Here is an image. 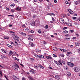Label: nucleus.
Returning <instances> with one entry per match:
<instances>
[{
  "mask_svg": "<svg viewBox=\"0 0 80 80\" xmlns=\"http://www.w3.org/2000/svg\"><path fill=\"white\" fill-rule=\"evenodd\" d=\"M12 67L14 70H18V68H19V66L17 64H16L13 65Z\"/></svg>",
  "mask_w": 80,
  "mask_h": 80,
  "instance_id": "obj_1",
  "label": "nucleus"
},
{
  "mask_svg": "<svg viewBox=\"0 0 80 80\" xmlns=\"http://www.w3.org/2000/svg\"><path fill=\"white\" fill-rule=\"evenodd\" d=\"M12 35L14 36V37L13 36V38L14 40H17L19 39V37H18V36L17 35L13 34H12Z\"/></svg>",
  "mask_w": 80,
  "mask_h": 80,
  "instance_id": "obj_2",
  "label": "nucleus"
},
{
  "mask_svg": "<svg viewBox=\"0 0 80 80\" xmlns=\"http://www.w3.org/2000/svg\"><path fill=\"white\" fill-rule=\"evenodd\" d=\"M74 70L75 71V72H78L79 71H80V69L78 67H75L74 68Z\"/></svg>",
  "mask_w": 80,
  "mask_h": 80,
  "instance_id": "obj_3",
  "label": "nucleus"
},
{
  "mask_svg": "<svg viewBox=\"0 0 80 80\" xmlns=\"http://www.w3.org/2000/svg\"><path fill=\"white\" fill-rule=\"evenodd\" d=\"M67 65H68L70 67H74V64L70 62H67Z\"/></svg>",
  "mask_w": 80,
  "mask_h": 80,
  "instance_id": "obj_4",
  "label": "nucleus"
},
{
  "mask_svg": "<svg viewBox=\"0 0 80 80\" xmlns=\"http://www.w3.org/2000/svg\"><path fill=\"white\" fill-rule=\"evenodd\" d=\"M59 21L61 23H63L65 22L64 21V19L62 18H60L59 20Z\"/></svg>",
  "mask_w": 80,
  "mask_h": 80,
  "instance_id": "obj_5",
  "label": "nucleus"
},
{
  "mask_svg": "<svg viewBox=\"0 0 80 80\" xmlns=\"http://www.w3.org/2000/svg\"><path fill=\"white\" fill-rule=\"evenodd\" d=\"M31 24L32 27H35V21H33L31 23Z\"/></svg>",
  "mask_w": 80,
  "mask_h": 80,
  "instance_id": "obj_6",
  "label": "nucleus"
},
{
  "mask_svg": "<svg viewBox=\"0 0 80 80\" xmlns=\"http://www.w3.org/2000/svg\"><path fill=\"white\" fill-rule=\"evenodd\" d=\"M29 44L30 45H31V47H33L35 46V44H33L32 42H29Z\"/></svg>",
  "mask_w": 80,
  "mask_h": 80,
  "instance_id": "obj_7",
  "label": "nucleus"
},
{
  "mask_svg": "<svg viewBox=\"0 0 80 80\" xmlns=\"http://www.w3.org/2000/svg\"><path fill=\"white\" fill-rule=\"evenodd\" d=\"M1 58H2V59H5L6 58H7V57L5 56H3L1 55Z\"/></svg>",
  "mask_w": 80,
  "mask_h": 80,
  "instance_id": "obj_8",
  "label": "nucleus"
},
{
  "mask_svg": "<svg viewBox=\"0 0 80 80\" xmlns=\"http://www.w3.org/2000/svg\"><path fill=\"white\" fill-rule=\"evenodd\" d=\"M46 58L47 59H50V60H52L53 59V58L52 57L48 56H46Z\"/></svg>",
  "mask_w": 80,
  "mask_h": 80,
  "instance_id": "obj_9",
  "label": "nucleus"
},
{
  "mask_svg": "<svg viewBox=\"0 0 80 80\" xmlns=\"http://www.w3.org/2000/svg\"><path fill=\"white\" fill-rule=\"evenodd\" d=\"M20 33L21 35H23L24 37H26V36H27V35H26V34L25 33L21 32Z\"/></svg>",
  "mask_w": 80,
  "mask_h": 80,
  "instance_id": "obj_10",
  "label": "nucleus"
},
{
  "mask_svg": "<svg viewBox=\"0 0 80 80\" xmlns=\"http://www.w3.org/2000/svg\"><path fill=\"white\" fill-rule=\"evenodd\" d=\"M28 78L30 80H35V79L32 78L31 76H28Z\"/></svg>",
  "mask_w": 80,
  "mask_h": 80,
  "instance_id": "obj_11",
  "label": "nucleus"
},
{
  "mask_svg": "<svg viewBox=\"0 0 80 80\" xmlns=\"http://www.w3.org/2000/svg\"><path fill=\"white\" fill-rule=\"evenodd\" d=\"M53 49L54 51H58V48L56 47H53Z\"/></svg>",
  "mask_w": 80,
  "mask_h": 80,
  "instance_id": "obj_12",
  "label": "nucleus"
},
{
  "mask_svg": "<svg viewBox=\"0 0 80 80\" xmlns=\"http://www.w3.org/2000/svg\"><path fill=\"white\" fill-rule=\"evenodd\" d=\"M48 15H53V16H55V14L52 13H48Z\"/></svg>",
  "mask_w": 80,
  "mask_h": 80,
  "instance_id": "obj_13",
  "label": "nucleus"
},
{
  "mask_svg": "<svg viewBox=\"0 0 80 80\" xmlns=\"http://www.w3.org/2000/svg\"><path fill=\"white\" fill-rule=\"evenodd\" d=\"M64 69H65V70H68V68L67 66H65L64 67Z\"/></svg>",
  "mask_w": 80,
  "mask_h": 80,
  "instance_id": "obj_14",
  "label": "nucleus"
},
{
  "mask_svg": "<svg viewBox=\"0 0 80 80\" xmlns=\"http://www.w3.org/2000/svg\"><path fill=\"white\" fill-rule=\"evenodd\" d=\"M12 54H13V52H12V51H10V52H9V56H11V55H12Z\"/></svg>",
  "mask_w": 80,
  "mask_h": 80,
  "instance_id": "obj_15",
  "label": "nucleus"
},
{
  "mask_svg": "<svg viewBox=\"0 0 80 80\" xmlns=\"http://www.w3.org/2000/svg\"><path fill=\"white\" fill-rule=\"evenodd\" d=\"M55 78L57 79V80H59L60 79V77H59L58 76L56 75L55 76Z\"/></svg>",
  "mask_w": 80,
  "mask_h": 80,
  "instance_id": "obj_16",
  "label": "nucleus"
},
{
  "mask_svg": "<svg viewBox=\"0 0 80 80\" xmlns=\"http://www.w3.org/2000/svg\"><path fill=\"white\" fill-rule=\"evenodd\" d=\"M75 44L76 45V46H79V45H80V43L78 42H76Z\"/></svg>",
  "mask_w": 80,
  "mask_h": 80,
  "instance_id": "obj_17",
  "label": "nucleus"
},
{
  "mask_svg": "<svg viewBox=\"0 0 80 80\" xmlns=\"http://www.w3.org/2000/svg\"><path fill=\"white\" fill-rule=\"evenodd\" d=\"M30 72H32V74H34L36 72L34 71V70H30Z\"/></svg>",
  "mask_w": 80,
  "mask_h": 80,
  "instance_id": "obj_18",
  "label": "nucleus"
},
{
  "mask_svg": "<svg viewBox=\"0 0 80 80\" xmlns=\"http://www.w3.org/2000/svg\"><path fill=\"white\" fill-rule=\"evenodd\" d=\"M2 51V52H3L4 53H6V52L5 51V49H1Z\"/></svg>",
  "mask_w": 80,
  "mask_h": 80,
  "instance_id": "obj_19",
  "label": "nucleus"
},
{
  "mask_svg": "<svg viewBox=\"0 0 80 80\" xmlns=\"http://www.w3.org/2000/svg\"><path fill=\"white\" fill-rule=\"evenodd\" d=\"M67 75L68 77H70V75H71V73L70 72H67Z\"/></svg>",
  "mask_w": 80,
  "mask_h": 80,
  "instance_id": "obj_20",
  "label": "nucleus"
},
{
  "mask_svg": "<svg viewBox=\"0 0 80 80\" xmlns=\"http://www.w3.org/2000/svg\"><path fill=\"white\" fill-rule=\"evenodd\" d=\"M36 52H41V50H36Z\"/></svg>",
  "mask_w": 80,
  "mask_h": 80,
  "instance_id": "obj_21",
  "label": "nucleus"
},
{
  "mask_svg": "<svg viewBox=\"0 0 80 80\" xmlns=\"http://www.w3.org/2000/svg\"><path fill=\"white\" fill-rule=\"evenodd\" d=\"M38 32L39 33H42V30L40 29L38 30Z\"/></svg>",
  "mask_w": 80,
  "mask_h": 80,
  "instance_id": "obj_22",
  "label": "nucleus"
},
{
  "mask_svg": "<svg viewBox=\"0 0 80 80\" xmlns=\"http://www.w3.org/2000/svg\"><path fill=\"white\" fill-rule=\"evenodd\" d=\"M7 46L8 47H9L10 48H12V46L9 45V44H7Z\"/></svg>",
  "mask_w": 80,
  "mask_h": 80,
  "instance_id": "obj_23",
  "label": "nucleus"
},
{
  "mask_svg": "<svg viewBox=\"0 0 80 80\" xmlns=\"http://www.w3.org/2000/svg\"><path fill=\"white\" fill-rule=\"evenodd\" d=\"M67 24H68V26H71V27H72V24H71L70 23H68Z\"/></svg>",
  "mask_w": 80,
  "mask_h": 80,
  "instance_id": "obj_24",
  "label": "nucleus"
},
{
  "mask_svg": "<svg viewBox=\"0 0 80 80\" xmlns=\"http://www.w3.org/2000/svg\"><path fill=\"white\" fill-rule=\"evenodd\" d=\"M4 38L5 39H7V40H8V39H9V38L7 37H4Z\"/></svg>",
  "mask_w": 80,
  "mask_h": 80,
  "instance_id": "obj_25",
  "label": "nucleus"
},
{
  "mask_svg": "<svg viewBox=\"0 0 80 80\" xmlns=\"http://www.w3.org/2000/svg\"><path fill=\"white\" fill-rule=\"evenodd\" d=\"M14 59L16 60H17V61H19V59L17 58L16 57H15L14 58Z\"/></svg>",
  "mask_w": 80,
  "mask_h": 80,
  "instance_id": "obj_26",
  "label": "nucleus"
},
{
  "mask_svg": "<svg viewBox=\"0 0 80 80\" xmlns=\"http://www.w3.org/2000/svg\"><path fill=\"white\" fill-rule=\"evenodd\" d=\"M59 49L61 51H62V52H65V50H64L62 49Z\"/></svg>",
  "mask_w": 80,
  "mask_h": 80,
  "instance_id": "obj_27",
  "label": "nucleus"
},
{
  "mask_svg": "<svg viewBox=\"0 0 80 80\" xmlns=\"http://www.w3.org/2000/svg\"><path fill=\"white\" fill-rule=\"evenodd\" d=\"M48 5H49L50 7H53V5L52 4H51V3H48Z\"/></svg>",
  "mask_w": 80,
  "mask_h": 80,
  "instance_id": "obj_28",
  "label": "nucleus"
},
{
  "mask_svg": "<svg viewBox=\"0 0 80 80\" xmlns=\"http://www.w3.org/2000/svg\"><path fill=\"white\" fill-rule=\"evenodd\" d=\"M65 2L66 4H69V2H68V1H65Z\"/></svg>",
  "mask_w": 80,
  "mask_h": 80,
  "instance_id": "obj_29",
  "label": "nucleus"
},
{
  "mask_svg": "<svg viewBox=\"0 0 80 80\" xmlns=\"http://www.w3.org/2000/svg\"><path fill=\"white\" fill-rule=\"evenodd\" d=\"M10 10L11 12H15V10L14 9H11Z\"/></svg>",
  "mask_w": 80,
  "mask_h": 80,
  "instance_id": "obj_30",
  "label": "nucleus"
},
{
  "mask_svg": "<svg viewBox=\"0 0 80 80\" xmlns=\"http://www.w3.org/2000/svg\"><path fill=\"white\" fill-rule=\"evenodd\" d=\"M63 33H68V31L66 30L64 31L63 32Z\"/></svg>",
  "mask_w": 80,
  "mask_h": 80,
  "instance_id": "obj_31",
  "label": "nucleus"
},
{
  "mask_svg": "<svg viewBox=\"0 0 80 80\" xmlns=\"http://www.w3.org/2000/svg\"><path fill=\"white\" fill-rule=\"evenodd\" d=\"M70 32L71 33H73V32H74V31H73V30H70Z\"/></svg>",
  "mask_w": 80,
  "mask_h": 80,
  "instance_id": "obj_32",
  "label": "nucleus"
},
{
  "mask_svg": "<svg viewBox=\"0 0 80 80\" xmlns=\"http://www.w3.org/2000/svg\"><path fill=\"white\" fill-rule=\"evenodd\" d=\"M71 12H70V14H71L72 15H73V11H71Z\"/></svg>",
  "mask_w": 80,
  "mask_h": 80,
  "instance_id": "obj_33",
  "label": "nucleus"
},
{
  "mask_svg": "<svg viewBox=\"0 0 80 80\" xmlns=\"http://www.w3.org/2000/svg\"><path fill=\"white\" fill-rule=\"evenodd\" d=\"M28 39L29 40H31L32 41H33V39H31V38H28Z\"/></svg>",
  "mask_w": 80,
  "mask_h": 80,
  "instance_id": "obj_34",
  "label": "nucleus"
},
{
  "mask_svg": "<svg viewBox=\"0 0 80 80\" xmlns=\"http://www.w3.org/2000/svg\"><path fill=\"white\" fill-rule=\"evenodd\" d=\"M37 17V14H35L33 17V18H35Z\"/></svg>",
  "mask_w": 80,
  "mask_h": 80,
  "instance_id": "obj_35",
  "label": "nucleus"
},
{
  "mask_svg": "<svg viewBox=\"0 0 80 80\" xmlns=\"http://www.w3.org/2000/svg\"><path fill=\"white\" fill-rule=\"evenodd\" d=\"M30 32H31V33H34V31L33 30H32L30 31Z\"/></svg>",
  "mask_w": 80,
  "mask_h": 80,
  "instance_id": "obj_36",
  "label": "nucleus"
},
{
  "mask_svg": "<svg viewBox=\"0 0 80 80\" xmlns=\"http://www.w3.org/2000/svg\"><path fill=\"white\" fill-rule=\"evenodd\" d=\"M53 56L54 57H57V56L56 55H55L54 54H53Z\"/></svg>",
  "mask_w": 80,
  "mask_h": 80,
  "instance_id": "obj_37",
  "label": "nucleus"
},
{
  "mask_svg": "<svg viewBox=\"0 0 80 80\" xmlns=\"http://www.w3.org/2000/svg\"><path fill=\"white\" fill-rule=\"evenodd\" d=\"M13 2H15L16 3H17V2L18 3V2L17 0H13Z\"/></svg>",
  "mask_w": 80,
  "mask_h": 80,
  "instance_id": "obj_38",
  "label": "nucleus"
},
{
  "mask_svg": "<svg viewBox=\"0 0 80 80\" xmlns=\"http://www.w3.org/2000/svg\"><path fill=\"white\" fill-rule=\"evenodd\" d=\"M60 56L62 57H64V55L63 54H60Z\"/></svg>",
  "mask_w": 80,
  "mask_h": 80,
  "instance_id": "obj_39",
  "label": "nucleus"
},
{
  "mask_svg": "<svg viewBox=\"0 0 80 80\" xmlns=\"http://www.w3.org/2000/svg\"><path fill=\"white\" fill-rule=\"evenodd\" d=\"M62 62L63 64H65V62L64 61H62Z\"/></svg>",
  "mask_w": 80,
  "mask_h": 80,
  "instance_id": "obj_40",
  "label": "nucleus"
},
{
  "mask_svg": "<svg viewBox=\"0 0 80 80\" xmlns=\"http://www.w3.org/2000/svg\"><path fill=\"white\" fill-rule=\"evenodd\" d=\"M11 7H15V6H14L13 4H12L11 5Z\"/></svg>",
  "mask_w": 80,
  "mask_h": 80,
  "instance_id": "obj_41",
  "label": "nucleus"
},
{
  "mask_svg": "<svg viewBox=\"0 0 80 80\" xmlns=\"http://www.w3.org/2000/svg\"><path fill=\"white\" fill-rule=\"evenodd\" d=\"M77 37H74L72 38V40H75V39H76Z\"/></svg>",
  "mask_w": 80,
  "mask_h": 80,
  "instance_id": "obj_42",
  "label": "nucleus"
},
{
  "mask_svg": "<svg viewBox=\"0 0 80 80\" xmlns=\"http://www.w3.org/2000/svg\"><path fill=\"white\" fill-rule=\"evenodd\" d=\"M8 17H9V16L12 17H14V15H8Z\"/></svg>",
  "mask_w": 80,
  "mask_h": 80,
  "instance_id": "obj_43",
  "label": "nucleus"
},
{
  "mask_svg": "<svg viewBox=\"0 0 80 80\" xmlns=\"http://www.w3.org/2000/svg\"><path fill=\"white\" fill-rule=\"evenodd\" d=\"M48 28V25H46L45 26V28L47 29Z\"/></svg>",
  "mask_w": 80,
  "mask_h": 80,
  "instance_id": "obj_44",
  "label": "nucleus"
},
{
  "mask_svg": "<svg viewBox=\"0 0 80 80\" xmlns=\"http://www.w3.org/2000/svg\"><path fill=\"white\" fill-rule=\"evenodd\" d=\"M4 77L5 78H6V80H8V78H7V77L6 76H4Z\"/></svg>",
  "mask_w": 80,
  "mask_h": 80,
  "instance_id": "obj_45",
  "label": "nucleus"
},
{
  "mask_svg": "<svg viewBox=\"0 0 80 80\" xmlns=\"http://www.w3.org/2000/svg\"><path fill=\"white\" fill-rule=\"evenodd\" d=\"M54 63H56V64H57V63H58V62H57V61H56L55 60H54Z\"/></svg>",
  "mask_w": 80,
  "mask_h": 80,
  "instance_id": "obj_46",
  "label": "nucleus"
},
{
  "mask_svg": "<svg viewBox=\"0 0 80 80\" xmlns=\"http://www.w3.org/2000/svg\"><path fill=\"white\" fill-rule=\"evenodd\" d=\"M22 80H26V79L25 78H22Z\"/></svg>",
  "mask_w": 80,
  "mask_h": 80,
  "instance_id": "obj_47",
  "label": "nucleus"
},
{
  "mask_svg": "<svg viewBox=\"0 0 80 80\" xmlns=\"http://www.w3.org/2000/svg\"><path fill=\"white\" fill-rule=\"evenodd\" d=\"M72 19H73V20H75L76 19V17H73Z\"/></svg>",
  "mask_w": 80,
  "mask_h": 80,
  "instance_id": "obj_48",
  "label": "nucleus"
},
{
  "mask_svg": "<svg viewBox=\"0 0 80 80\" xmlns=\"http://www.w3.org/2000/svg\"><path fill=\"white\" fill-rule=\"evenodd\" d=\"M78 3H79V2H78V1H76L75 2V3H76V5H77V4H78Z\"/></svg>",
  "mask_w": 80,
  "mask_h": 80,
  "instance_id": "obj_49",
  "label": "nucleus"
},
{
  "mask_svg": "<svg viewBox=\"0 0 80 80\" xmlns=\"http://www.w3.org/2000/svg\"><path fill=\"white\" fill-rule=\"evenodd\" d=\"M67 27H64V28H63V30H66V29H67Z\"/></svg>",
  "mask_w": 80,
  "mask_h": 80,
  "instance_id": "obj_50",
  "label": "nucleus"
},
{
  "mask_svg": "<svg viewBox=\"0 0 80 80\" xmlns=\"http://www.w3.org/2000/svg\"><path fill=\"white\" fill-rule=\"evenodd\" d=\"M15 79L16 80H19V79L18 78H15Z\"/></svg>",
  "mask_w": 80,
  "mask_h": 80,
  "instance_id": "obj_51",
  "label": "nucleus"
},
{
  "mask_svg": "<svg viewBox=\"0 0 80 80\" xmlns=\"http://www.w3.org/2000/svg\"><path fill=\"white\" fill-rule=\"evenodd\" d=\"M40 68H41L43 69V68H44L42 66H41L40 67Z\"/></svg>",
  "mask_w": 80,
  "mask_h": 80,
  "instance_id": "obj_52",
  "label": "nucleus"
},
{
  "mask_svg": "<svg viewBox=\"0 0 80 80\" xmlns=\"http://www.w3.org/2000/svg\"><path fill=\"white\" fill-rule=\"evenodd\" d=\"M67 53H68V54H72V52H67Z\"/></svg>",
  "mask_w": 80,
  "mask_h": 80,
  "instance_id": "obj_53",
  "label": "nucleus"
},
{
  "mask_svg": "<svg viewBox=\"0 0 80 80\" xmlns=\"http://www.w3.org/2000/svg\"><path fill=\"white\" fill-rule=\"evenodd\" d=\"M61 17H65V16H64V15H63V14H61Z\"/></svg>",
  "mask_w": 80,
  "mask_h": 80,
  "instance_id": "obj_54",
  "label": "nucleus"
},
{
  "mask_svg": "<svg viewBox=\"0 0 80 80\" xmlns=\"http://www.w3.org/2000/svg\"><path fill=\"white\" fill-rule=\"evenodd\" d=\"M34 66L35 67H34V68H35L37 69V66H37V65H35Z\"/></svg>",
  "mask_w": 80,
  "mask_h": 80,
  "instance_id": "obj_55",
  "label": "nucleus"
},
{
  "mask_svg": "<svg viewBox=\"0 0 80 80\" xmlns=\"http://www.w3.org/2000/svg\"><path fill=\"white\" fill-rule=\"evenodd\" d=\"M20 65L21 66H22V67H24V66L23 65V64H20Z\"/></svg>",
  "mask_w": 80,
  "mask_h": 80,
  "instance_id": "obj_56",
  "label": "nucleus"
},
{
  "mask_svg": "<svg viewBox=\"0 0 80 80\" xmlns=\"http://www.w3.org/2000/svg\"><path fill=\"white\" fill-rule=\"evenodd\" d=\"M16 10H18V11H19V8L18 7L17 8Z\"/></svg>",
  "mask_w": 80,
  "mask_h": 80,
  "instance_id": "obj_57",
  "label": "nucleus"
},
{
  "mask_svg": "<svg viewBox=\"0 0 80 80\" xmlns=\"http://www.w3.org/2000/svg\"><path fill=\"white\" fill-rule=\"evenodd\" d=\"M30 60L33 61V60H34V58H30Z\"/></svg>",
  "mask_w": 80,
  "mask_h": 80,
  "instance_id": "obj_58",
  "label": "nucleus"
},
{
  "mask_svg": "<svg viewBox=\"0 0 80 80\" xmlns=\"http://www.w3.org/2000/svg\"><path fill=\"white\" fill-rule=\"evenodd\" d=\"M57 65H58V67H60V64H59L58 62L57 64Z\"/></svg>",
  "mask_w": 80,
  "mask_h": 80,
  "instance_id": "obj_59",
  "label": "nucleus"
},
{
  "mask_svg": "<svg viewBox=\"0 0 80 80\" xmlns=\"http://www.w3.org/2000/svg\"><path fill=\"white\" fill-rule=\"evenodd\" d=\"M58 62L59 63H60L62 62V61H61V60H59Z\"/></svg>",
  "mask_w": 80,
  "mask_h": 80,
  "instance_id": "obj_60",
  "label": "nucleus"
},
{
  "mask_svg": "<svg viewBox=\"0 0 80 80\" xmlns=\"http://www.w3.org/2000/svg\"><path fill=\"white\" fill-rule=\"evenodd\" d=\"M32 2H33V3H34V2H37V1L35 0H34L32 1Z\"/></svg>",
  "mask_w": 80,
  "mask_h": 80,
  "instance_id": "obj_61",
  "label": "nucleus"
},
{
  "mask_svg": "<svg viewBox=\"0 0 80 80\" xmlns=\"http://www.w3.org/2000/svg\"><path fill=\"white\" fill-rule=\"evenodd\" d=\"M43 43L44 44H45V43L47 44V43L46 42H45V41H44L43 42Z\"/></svg>",
  "mask_w": 80,
  "mask_h": 80,
  "instance_id": "obj_62",
  "label": "nucleus"
},
{
  "mask_svg": "<svg viewBox=\"0 0 80 80\" xmlns=\"http://www.w3.org/2000/svg\"><path fill=\"white\" fill-rule=\"evenodd\" d=\"M9 27H12V24H9Z\"/></svg>",
  "mask_w": 80,
  "mask_h": 80,
  "instance_id": "obj_63",
  "label": "nucleus"
},
{
  "mask_svg": "<svg viewBox=\"0 0 80 80\" xmlns=\"http://www.w3.org/2000/svg\"><path fill=\"white\" fill-rule=\"evenodd\" d=\"M78 53H80V49H78Z\"/></svg>",
  "mask_w": 80,
  "mask_h": 80,
  "instance_id": "obj_64",
  "label": "nucleus"
}]
</instances>
